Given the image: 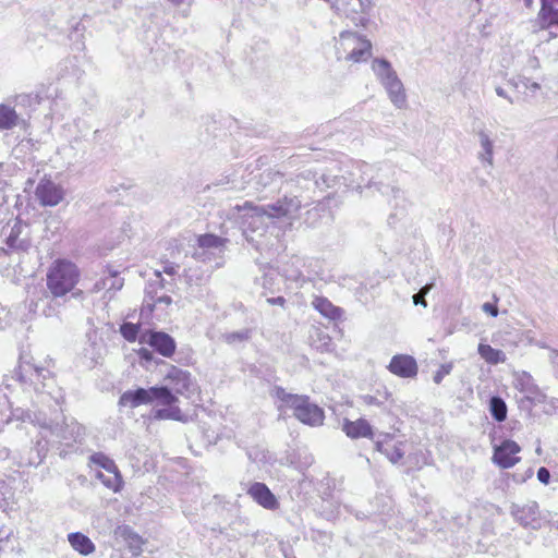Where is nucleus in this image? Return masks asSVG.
<instances>
[{"instance_id": "nucleus-5", "label": "nucleus", "mask_w": 558, "mask_h": 558, "mask_svg": "<svg viewBox=\"0 0 558 558\" xmlns=\"http://www.w3.org/2000/svg\"><path fill=\"white\" fill-rule=\"evenodd\" d=\"M155 401L161 405H171L178 401V397L170 391L169 387L137 388L124 391L119 399V404L134 409Z\"/></svg>"}, {"instance_id": "nucleus-1", "label": "nucleus", "mask_w": 558, "mask_h": 558, "mask_svg": "<svg viewBox=\"0 0 558 558\" xmlns=\"http://www.w3.org/2000/svg\"><path fill=\"white\" fill-rule=\"evenodd\" d=\"M333 49L336 59L347 63L364 62L372 56L371 41L351 31H343L335 38Z\"/></svg>"}, {"instance_id": "nucleus-38", "label": "nucleus", "mask_w": 558, "mask_h": 558, "mask_svg": "<svg viewBox=\"0 0 558 558\" xmlns=\"http://www.w3.org/2000/svg\"><path fill=\"white\" fill-rule=\"evenodd\" d=\"M452 367V363L441 364L433 377L434 383L437 385L440 384L444 377L451 373Z\"/></svg>"}, {"instance_id": "nucleus-48", "label": "nucleus", "mask_w": 558, "mask_h": 558, "mask_svg": "<svg viewBox=\"0 0 558 558\" xmlns=\"http://www.w3.org/2000/svg\"><path fill=\"white\" fill-rule=\"evenodd\" d=\"M509 84H510L513 88H519V85H520L521 83H520V80H519V81L510 80V81H509Z\"/></svg>"}, {"instance_id": "nucleus-21", "label": "nucleus", "mask_w": 558, "mask_h": 558, "mask_svg": "<svg viewBox=\"0 0 558 558\" xmlns=\"http://www.w3.org/2000/svg\"><path fill=\"white\" fill-rule=\"evenodd\" d=\"M343 430L350 438L368 437L372 438L373 429L369 423L364 418L356 421L344 420Z\"/></svg>"}, {"instance_id": "nucleus-11", "label": "nucleus", "mask_w": 558, "mask_h": 558, "mask_svg": "<svg viewBox=\"0 0 558 558\" xmlns=\"http://www.w3.org/2000/svg\"><path fill=\"white\" fill-rule=\"evenodd\" d=\"M165 381L167 383L165 387H169L175 397L181 395L190 398L197 390V385L192 378L191 373L174 365H170L165 376Z\"/></svg>"}, {"instance_id": "nucleus-13", "label": "nucleus", "mask_w": 558, "mask_h": 558, "mask_svg": "<svg viewBox=\"0 0 558 558\" xmlns=\"http://www.w3.org/2000/svg\"><path fill=\"white\" fill-rule=\"evenodd\" d=\"M140 341L142 343H148L165 357H170L177 348L174 339L163 331H149L142 333Z\"/></svg>"}, {"instance_id": "nucleus-22", "label": "nucleus", "mask_w": 558, "mask_h": 558, "mask_svg": "<svg viewBox=\"0 0 558 558\" xmlns=\"http://www.w3.org/2000/svg\"><path fill=\"white\" fill-rule=\"evenodd\" d=\"M514 387L525 393L526 398L530 400H539V398L543 397L538 387L534 384L532 376L526 372L517 375Z\"/></svg>"}, {"instance_id": "nucleus-42", "label": "nucleus", "mask_w": 558, "mask_h": 558, "mask_svg": "<svg viewBox=\"0 0 558 558\" xmlns=\"http://www.w3.org/2000/svg\"><path fill=\"white\" fill-rule=\"evenodd\" d=\"M482 310L489 314L493 317H496L498 315V308L495 304L486 302L483 304Z\"/></svg>"}, {"instance_id": "nucleus-25", "label": "nucleus", "mask_w": 558, "mask_h": 558, "mask_svg": "<svg viewBox=\"0 0 558 558\" xmlns=\"http://www.w3.org/2000/svg\"><path fill=\"white\" fill-rule=\"evenodd\" d=\"M312 305L315 310H317L322 315L328 317L330 319H337L341 316V310L335 306L329 300L323 296H316Z\"/></svg>"}, {"instance_id": "nucleus-37", "label": "nucleus", "mask_w": 558, "mask_h": 558, "mask_svg": "<svg viewBox=\"0 0 558 558\" xmlns=\"http://www.w3.org/2000/svg\"><path fill=\"white\" fill-rule=\"evenodd\" d=\"M521 85L525 88V95L534 97L535 94L541 89V85L536 82L531 81L529 77L520 78Z\"/></svg>"}, {"instance_id": "nucleus-27", "label": "nucleus", "mask_w": 558, "mask_h": 558, "mask_svg": "<svg viewBox=\"0 0 558 558\" xmlns=\"http://www.w3.org/2000/svg\"><path fill=\"white\" fill-rule=\"evenodd\" d=\"M374 170H375V167L369 166L367 163H362V166H361L362 174L367 175V177L369 175L368 187L376 186L377 190L379 192H381L383 194H387L388 191H391L392 193H398L399 192V190L397 187H395V186H390L388 184L383 185L381 181H376V179H378L379 175L378 174L376 177L373 175V171Z\"/></svg>"}, {"instance_id": "nucleus-7", "label": "nucleus", "mask_w": 558, "mask_h": 558, "mask_svg": "<svg viewBox=\"0 0 558 558\" xmlns=\"http://www.w3.org/2000/svg\"><path fill=\"white\" fill-rule=\"evenodd\" d=\"M50 374V371L46 366L37 364L33 356L25 353L21 354L16 369V375L21 383H29L34 385L36 391L46 392V388L50 386L46 381L53 383ZM47 393L51 395V391H47Z\"/></svg>"}, {"instance_id": "nucleus-31", "label": "nucleus", "mask_w": 558, "mask_h": 558, "mask_svg": "<svg viewBox=\"0 0 558 558\" xmlns=\"http://www.w3.org/2000/svg\"><path fill=\"white\" fill-rule=\"evenodd\" d=\"M489 410L492 416L497 422H502L507 418V405L500 397H492L489 400Z\"/></svg>"}, {"instance_id": "nucleus-8", "label": "nucleus", "mask_w": 558, "mask_h": 558, "mask_svg": "<svg viewBox=\"0 0 558 558\" xmlns=\"http://www.w3.org/2000/svg\"><path fill=\"white\" fill-rule=\"evenodd\" d=\"M227 242V239L211 233L199 235L192 257L202 263L216 262L215 267H221Z\"/></svg>"}, {"instance_id": "nucleus-20", "label": "nucleus", "mask_w": 558, "mask_h": 558, "mask_svg": "<svg viewBox=\"0 0 558 558\" xmlns=\"http://www.w3.org/2000/svg\"><path fill=\"white\" fill-rule=\"evenodd\" d=\"M511 513L514 519L523 526L536 527L538 523V505L535 501L529 502L522 507L512 506Z\"/></svg>"}, {"instance_id": "nucleus-16", "label": "nucleus", "mask_w": 558, "mask_h": 558, "mask_svg": "<svg viewBox=\"0 0 558 558\" xmlns=\"http://www.w3.org/2000/svg\"><path fill=\"white\" fill-rule=\"evenodd\" d=\"M541 8L534 21L538 29L558 26V0H539Z\"/></svg>"}, {"instance_id": "nucleus-17", "label": "nucleus", "mask_w": 558, "mask_h": 558, "mask_svg": "<svg viewBox=\"0 0 558 558\" xmlns=\"http://www.w3.org/2000/svg\"><path fill=\"white\" fill-rule=\"evenodd\" d=\"M476 137L480 145V150L477 153V158L483 165H487L488 167L494 166V147L495 140L492 136V132L487 129L482 128L476 131Z\"/></svg>"}, {"instance_id": "nucleus-9", "label": "nucleus", "mask_w": 558, "mask_h": 558, "mask_svg": "<svg viewBox=\"0 0 558 558\" xmlns=\"http://www.w3.org/2000/svg\"><path fill=\"white\" fill-rule=\"evenodd\" d=\"M0 240L7 245L3 251L10 253H24L31 247L29 227L20 220H15L11 226H4L0 233Z\"/></svg>"}, {"instance_id": "nucleus-4", "label": "nucleus", "mask_w": 558, "mask_h": 558, "mask_svg": "<svg viewBox=\"0 0 558 558\" xmlns=\"http://www.w3.org/2000/svg\"><path fill=\"white\" fill-rule=\"evenodd\" d=\"M80 271L77 267L66 260H56L47 274V287L53 296H63L75 287L78 281Z\"/></svg>"}, {"instance_id": "nucleus-26", "label": "nucleus", "mask_w": 558, "mask_h": 558, "mask_svg": "<svg viewBox=\"0 0 558 558\" xmlns=\"http://www.w3.org/2000/svg\"><path fill=\"white\" fill-rule=\"evenodd\" d=\"M96 477L113 492H119L122 486V477L118 468L114 471H106V473L98 471Z\"/></svg>"}, {"instance_id": "nucleus-18", "label": "nucleus", "mask_w": 558, "mask_h": 558, "mask_svg": "<svg viewBox=\"0 0 558 558\" xmlns=\"http://www.w3.org/2000/svg\"><path fill=\"white\" fill-rule=\"evenodd\" d=\"M388 368L392 374L403 378H412L417 374L416 361L410 355H395Z\"/></svg>"}, {"instance_id": "nucleus-55", "label": "nucleus", "mask_w": 558, "mask_h": 558, "mask_svg": "<svg viewBox=\"0 0 558 558\" xmlns=\"http://www.w3.org/2000/svg\"><path fill=\"white\" fill-rule=\"evenodd\" d=\"M323 179H324V182L327 183V186H330V183H329L328 179H325L324 177H323Z\"/></svg>"}, {"instance_id": "nucleus-41", "label": "nucleus", "mask_w": 558, "mask_h": 558, "mask_svg": "<svg viewBox=\"0 0 558 558\" xmlns=\"http://www.w3.org/2000/svg\"><path fill=\"white\" fill-rule=\"evenodd\" d=\"M73 35L77 37V40L75 43V49L76 50H83L85 48L84 43L82 40H78L80 37H83V34L80 33L78 26H76L73 31V33L70 34V39L73 38Z\"/></svg>"}, {"instance_id": "nucleus-43", "label": "nucleus", "mask_w": 558, "mask_h": 558, "mask_svg": "<svg viewBox=\"0 0 558 558\" xmlns=\"http://www.w3.org/2000/svg\"><path fill=\"white\" fill-rule=\"evenodd\" d=\"M495 92H496V94H497L499 97H501V98L506 99L509 104H511V105H512V104L514 102V101H513V98H512L511 96H509V95H508V93H507L502 87H500V86H496V87H495Z\"/></svg>"}, {"instance_id": "nucleus-2", "label": "nucleus", "mask_w": 558, "mask_h": 558, "mask_svg": "<svg viewBox=\"0 0 558 558\" xmlns=\"http://www.w3.org/2000/svg\"><path fill=\"white\" fill-rule=\"evenodd\" d=\"M276 395L287 408L292 410L293 416L303 424L310 426L323 425L325 418L323 409L312 403L307 396L291 395L282 388H278Z\"/></svg>"}, {"instance_id": "nucleus-12", "label": "nucleus", "mask_w": 558, "mask_h": 558, "mask_svg": "<svg viewBox=\"0 0 558 558\" xmlns=\"http://www.w3.org/2000/svg\"><path fill=\"white\" fill-rule=\"evenodd\" d=\"M369 0H332L331 8L350 19L354 25H365Z\"/></svg>"}, {"instance_id": "nucleus-29", "label": "nucleus", "mask_w": 558, "mask_h": 558, "mask_svg": "<svg viewBox=\"0 0 558 558\" xmlns=\"http://www.w3.org/2000/svg\"><path fill=\"white\" fill-rule=\"evenodd\" d=\"M171 302L172 300L169 295L156 296V287L154 283H149L147 286L146 295L144 299V307L148 308L151 312L157 303L170 305Z\"/></svg>"}, {"instance_id": "nucleus-3", "label": "nucleus", "mask_w": 558, "mask_h": 558, "mask_svg": "<svg viewBox=\"0 0 558 558\" xmlns=\"http://www.w3.org/2000/svg\"><path fill=\"white\" fill-rule=\"evenodd\" d=\"M372 70L393 106L398 109L404 108L407 106L405 89L391 63L386 59L376 58L372 62Z\"/></svg>"}, {"instance_id": "nucleus-33", "label": "nucleus", "mask_w": 558, "mask_h": 558, "mask_svg": "<svg viewBox=\"0 0 558 558\" xmlns=\"http://www.w3.org/2000/svg\"><path fill=\"white\" fill-rule=\"evenodd\" d=\"M89 461L93 464L102 468L105 471H114L117 469V465L113 462V460H111L110 458H108L106 454H104L101 452L92 454L89 457Z\"/></svg>"}, {"instance_id": "nucleus-10", "label": "nucleus", "mask_w": 558, "mask_h": 558, "mask_svg": "<svg viewBox=\"0 0 558 558\" xmlns=\"http://www.w3.org/2000/svg\"><path fill=\"white\" fill-rule=\"evenodd\" d=\"M37 423L40 428L60 440L76 441L83 435V427L76 421L68 420L61 414L53 420H38Z\"/></svg>"}, {"instance_id": "nucleus-23", "label": "nucleus", "mask_w": 558, "mask_h": 558, "mask_svg": "<svg viewBox=\"0 0 558 558\" xmlns=\"http://www.w3.org/2000/svg\"><path fill=\"white\" fill-rule=\"evenodd\" d=\"M70 545L81 555L87 556L95 551L96 547L88 536L83 533L75 532L68 535Z\"/></svg>"}, {"instance_id": "nucleus-45", "label": "nucleus", "mask_w": 558, "mask_h": 558, "mask_svg": "<svg viewBox=\"0 0 558 558\" xmlns=\"http://www.w3.org/2000/svg\"><path fill=\"white\" fill-rule=\"evenodd\" d=\"M267 302L271 305H280L283 306L286 304V299L283 296L269 298Z\"/></svg>"}, {"instance_id": "nucleus-47", "label": "nucleus", "mask_w": 558, "mask_h": 558, "mask_svg": "<svg viewBox=\"0 0 558 558\" xmlns=\"http://www.w3.org/2000/svg\"><path fill=\"white\" fill-rule=\"evenodd\" d=\"M551 363L558 367V352L557 351H553V355H551Z\"/></svg>"}, {"instance_id": "nucleus-15", "label": "nucleus", "mask_w": 558, "mask_h": 558, "mask_svg": "<svg viewBox=\"0 0 558 558\" xmlns=\"http://www.w3.org/2000/svg\"><path fill=\"white\" fill-rule=\"evenodd\" d=\"M521 450L520 446L510 439L496 446L494 450L493 461L502 469H509L515 465L520 458L517 456Z\"/></svg>"}, {"instance_id": "nucleus-50", "label": "nucleus", "mask_w": 558, "mask_h": 558, "mask_svg": "<svg viewBox=\"0 0 558 558\" xmlns=\"http://www.w3.org/2000/svg\"><path fill=\"white\" fill-rule=\"evenodd\" d=\"M169 2H171L172 4L174 5H180L184 2V0H168Z\"/></svg>"}, {"instance_id": "nucleus-19", "label": "nucleus", "mask_w": 558, "mask_h": 558, "mask_svg": "<svg viewBox=\"0 0 558 558\" xmlns=\"http://www.w3.org/2000/svg\"><path fill=\"white\" fill-rule=\"evenodd\" d=\"M247 494L265 509L274 510L279 506L277 498L264 483L255 482L250 486Z\"/></svg>"}, {"instance_id": "nucleus-32", "label": "nucleus", "mask_w": 558, "mask_h": 558, "mask_svg": "<svg viewBox=\"0 0 558 558\" xmlns=\"http://www.w3.org/2000/svg\"><path fill=\"white\" fill-rule=\"evenodd\" d=\"M174 404L175 403H172L171 405H168V408L156 410L154 412V417L157 418V420L181 421L182 420V412Z\"/></svg>"}, {"instance_id": "nucleus-14", "label": "nucleus", "mask_w": 558, "mask_h": 558, "mask_svg": "<svg viewBox=\"0 0 558 558\" xmlns=\"http://www.w3.org/2000/svg\"><path fill=\"white\" fill-rule=\"evenodd\" d=\"M36 198L43 206H57L64 198V191L61 185L50 181L41 180L35 190Z\"/></svg>"}, {"instance_id": "nucleus-52", "label": "nucleus", "mask_w": 558, "mask_h": 558, "mask_svg": "<svg viewBox=\"0 0 558 558\" xmlns=\"http://www.w3.org/2000/svg\"><path fill=\"white\" fill-rule=\"evenodd\" d=\"M376 450H378V451H380V452L383 451V445H381V442H379V441H377V442H376Z\"/></svg>"}, {"instance_id": "nucleus-30", "label": "nucleus", "mask_w": 558, "mask_h": 558, "mask_svg": "<svg viewBox=\"0 0 558 558\" xmlns=\"http://www.w3.org/2000/svg\"><path fill=\"white\" fill-rule=\"evenodd\" d=\"M15 110L7 105H0V130H10L17 124Z\"/></svg>"}, {"instance_id": "nucleus-28", "label": "nucleus", "mask_w": 558, "mask_h": 558, "mask_svg": "<svg viewBox=\"0 0 558 558\" xmlns=\"http://www.w3.org/2000/svg\"><path fill=\"white\" fill-rule=\"evenodd\" d=\"M123 287V279L118 277L117 271H109V275L99 281H97L94 286V291L98 292L100 290H120Z\"/></svg>"}, {"instance_id": "nucleus-24", "label": "nucleus", "mask_w": 558, "mask_h": 558, "mask_svg": "<svg viewBox=\"0 0 558 558\" xmlns=\"http://www.w3.org/2000/svg\"><path fill=\"white\" fill-rule=\"evenodd\" d=\"M477 352L486 363L492 365H497L499 363H505L507 357L504 351L494 349L489 344L480 343L477 348Z\"/></svg>"}, {"instance_id": "nucleus-54", "label": "nucleus", "mask_w": 558, "mask_h": 558, "mask_svg": "<svg viewBox=\"0 0 558 558\" xmlns=\"http://www.w3.org/2000/svg\"><path fill=\"white\" fill-rule=\"evenodd\" d=\"M186 277H187V281L189 282L193 280V275L192 274H187Z\"/></svg>"}, {"instance_id": "nucleus-44", "label": "nucleus", "mask_w": 558, "mask_h": 558, "mask_svg": "<svg viewBox=\"0 0 558 558\" xmlns=\"http://www.w3.org/2000/svg\"><path fill=\"white\" fill-rule=\"evenodd\" d=\"M138 355L141 357V360H145L147 362L151 361V359H153V353L148 349H145V348H142L138 351Z\"/></svg>"}, {"instance_id": "nucleus-6", "label": "nucleus", "mask_w": 558, "mask_h": 558, "mask_svg": "<svg viewBox=\"0 0 558 558\" xmlns=\"http://www.w3.org/2000/svg\"><path fill=\"white\" fill-rule=\"evenodd\" d=\"M302 203L296 196H284L281 199H278L274 204H268L265 206H256L251 202H245L243 208L250 209L251 219H274V218H282V217H291L299 211Z\"/></svg>"}, {"instance_id": "nucleus-51", "label": "nucleus", "mask_w": 558, "mask_h": 558, "mask_svg": "<svg viewBox=\"0 0 558 558\" xmlns=\"http://www.w3.org/2000/svg\"><path fill=\"white\" fill-rule=\"evenodd\" d=\"M526 8H531L533 5V0H523Z\"/></svg>"}, {"instance_id": "nucleus-49", "label": "nucleus", "mask_w": 558, "mask_h": 558, "mask_svg": "<svg viewBox=\"0 0 558 558\" xmlns=\"http://www.w3.org/2000/svg\"><path fill=\"white\" fill-rule=\"evenodd\" d=\"M365 401L368 403V404H373L375 403V398L372 397V396H367L365 397Z\"/></svg>"}, {"instance_id": "nucleus-40", "label": "nucleus", "mask_w": 558, "mask_h": 558, "mask_svg": "<svg viewBox=\"0 0 558 558\" xmlns=\"http://www.w3.org/2000/svg\"><path fill=\"white\" fill-rule=\"evenodd\" d=\"M537 478L541 483L548 484L550 480V472L548 471V469L544 466L539 468L537 471Z\"/></svg>"}, {"instance_id": "nucleus-39", "label": "nucleus", "mask_w": 558, "mask_h": 558, "mask_svg": "<svg viewBox=\"0 0 558 558\" xmlns=\"http://www.w3.org/2000/svg\"><path fill=\"white\" fill-rule=\"evenodd\" d=\"M386 456L388 457V459H389L392 463H397L398 461H400V460L403 458L404 452H403L401 449H399V448H397V447H393V448L391 449V451H389V452L387 451V452H386Z\"/></svg>"}, {"instance_id": "nucleus-35", "label": "nucleus", "mask_w": 558, "mask_h": 558, "mask_svg": "<svg viewBox=\"0 0 558 558\" xmlns=\"http://www.w3.org/2000/svg\"><path fill=\"white\" fill-rule=\"evenodd\" d=\"M222 338L229 344H233L235 342H243L250 338V331L245 329L241 331L229 332L225 333Z\"/></svg>"}, {"instance_id": "nucleus-46", "label": "nucleus", "mask_w": 558, "mask_h": 558, "mask_svg": "<svg viewBox=\"0 0 558 558\" xmlns=\"http://www.w3.org/2000/svg\"><path fill=\"white\" fill-rule=\"evenodd\" d=\"M163 272L168 275H174L175 274V267L174 266H166L163 268Z\"/></svg>"}, {"instance_id": "nucleus-36", "label": "nucleus", "mask_w": 558, "mask_h": 558, "mask_svg": "<svg viewBox=\"0 0 558 558\" xmlns=\"http://www.w3.org/2000/svg\"><path fill=\"white\" fill-rule=\"evenodd\" d=\"M434 283H427L424 287L421 288V290L413 295V303L415 305H423L424 307L427 306V302L425 300L426 294L433 289Z\"/></svg>"}, {"instance_id": "nucleus-34", "label": "nucleus", "mask_w": 558, "mask_h": 558, "mask_svg": "<svg viewBox=\"0 0 558 558\" xmlns=\"http://www.w3.org/2000/svg\"><path fill=\"white\" fill-rule=\"evenodd\" d=\"M140 326L132 323H124L120 327V332L123 336V338L130 342H133L136 340L138 335Z\"/></svg>"}, {"instance_id": "nucleus-53", "label": "nucleus", "mask_w": 558, "mask_h": 558, "mask_svg": "<svg viewBox=\"0 0 558 558\" xmlns=\"http://www.w3.org/2000/svg\"><path fill=\"white\" fill-rule=\"evenodd\" d=\"M157 278L159 279V284H160V288H162V278H161V274L160 272H157Z\"/></svg>"}]
</instances>
